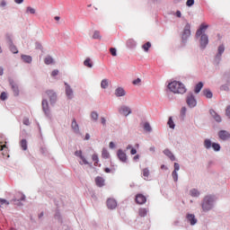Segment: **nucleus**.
Listing matches in <instances>:
<instances>
[{"mask_svg":"<svg viewBox=\"0 0 230 230\" xmlns=\"http://www.w3.org/2000/svg\"><path fill=\"white\" fill-rule=\"evenodd\" d=\"M92 159L94 163H98V155H93Z\"/></svg>","mask_w":230,"mask_h":230,"instance_id":"62","label":"nucleus"},{"mask_svg":"<svg viewBox=\"0 0 230 230\" xmlns=\"http://www.w3.org/2000/svg\"><path fill=\"white\" fill-rule=\"evenodd\" d=\"M90 118H91L92 121L96 123V121H98V118H100V114H98V112H96V111H92L90 114Z\"/></svg>","mask_w":230,"mask_h":230,"instance_id":"30","label":"nucleus"},{"mask_svg":"<svg viewBox=\"0 0 230 230\" xmlns=\"http://www.w3.org/2000/svg\"><path fill=\"white\" fill-rule=\"evenodd\" d=\"M144 129H145L146 132H152V126H150V123L145 122V124H144Z\"/></svg>","mask_w":230,"mask_h":230,"instance_id":"42","label":"nucleus"},{"mask_svg":"<svg viewBox=\"0 0 230 230\" xmlns=\"http://www.w3.org/2000/svg\"><path fill=\"white\" fill-rule=\"evenodd\" d=\"M208 25H204L202 23L199 27V29L196 31V37L199 39V37H202V35L206 34V29L208 28Z\"/></svg>","mask_w":230,"mask_h":230,"instance_id":"15","label":"nucleus"},{"mask_svg":"<svg viewBox=\"0 0 230 230\" xmlns=\"http://www.w3.org/2000/svg\"><path fill=\"white\" fill-rule=\"evenodd\" d=\"M119 112L122 115L125 116L127 118V116H129V114H132V110L130 109V107L127 106V105H121L119 108Z\"/></svg>","mask_w":230,"mask_h":230,"instance_id":"10","label":"nucleus"},{"mask_svg":"<svg viewBox=\"0 0 230 230\" xmlns=\"http://www.w3.org/2000/svg\"><path fill=\"white\" fill-rule=\"evenodd\" d=\"M225 51H226V47L224 46V44L219 45L217 48V54L216 55L217 64H220V60H222V55H224Z\"/></svg>","mask_w":230,"mask_h":230,"instance_id":"9","label":"nucleus"},{"mask_svg":"<svg viewBox=\"0 0 230 230\" xmlns=\"http://www.w3.org/2000/svg\"><path fill=\"white\" fill-rule=\"evenodd\" d=\"M84 66H85L86 67H93V62L91 61V58H87L84 61Z\"/></svg>","mask_w":230,"mask_h":230,"instance_id":"36","label":"nucleus"},{"mask_svg":"<svg viewBox=\"0 0 230 230\" xmlns=\"http://www.w3.org/2000/svg\"><path fill=\"white\" fill-rule=\"evenodd\" d=\"M203 94L208 98V100H211L213 98V92H211L210 89H204L203 90Z\"/></svg>","mask_w":230,"mask_h":230,"instance_id":"28","label":"nucleus"},{"mask_svg":"<svg viewBox=\"0 0 230 230\" xmlns=\"http://www.w3.org/2000/svg\"><path fill=\"white\" fill-rule=\"evenodd\" d=\"M189 195H190V197L199 199V197H200V190H199V189H191L189 191Z\"/></svg>","mask_w":230,"mask_h":230,"instance_id":"24","label":"nucleus"},{"mask_svg":"<svg viewBox=\"0 0 230 230\" xmlns=\"http://www.w3.org/2000/svg\"><path fill=\"white\" fill-rule=\"evenodd\" d=\"M217 198L215 194H207L201 199L200 207L201 211L203 213H208V211H212L215 209V206L217 205Z\"/></svg>","mask_w":230,"mask_h":230,"instance_id":"1","label":"nucleus"},{"mask_svg":"<svg viewBox=\"0 0 230 230\" xmlns=\"http://www.w3.org/2000/svg\"><path fill=\"white\" fill-rule=\"evenodd\" d=\"M75 157H79L81 161L79 162L80 164H89V162L87 159H85V156L83 155L82 150L75 151Z\"/></svg>","mask_w":230,"mask_h":230,"instance_id":"12","label":"nucleus"},{"mask_svg":"<svg viewBox=\"0 0 230 230\" xmlns=\"http://www.w3.org/2000/svg\"><path fill=\"white\" fill-rule=\"evenodd\" d=\"M44 64H46V66H49L51 64H55V59H53V58L51 56H47L44 58Z\"/></svg>","mask_w":230,"mask_h":230,"instance_id":"27","label":"nucleus"},{"mask_svg":"<svg viewBox=\"0 0 230 230\" xmlns=\"http://www.w3.org/2000/svg\"><path fill=\"white\" fill-rule=\"evenodd\" d=\"M172 177L174 182H177V181H179V173L177 172V171H172Z\"/></svg>","mask_w":230,"mask_h":230,"instance_id":"45","label":"nucleus"},{"mask_svg":"<svg viewBox=\"0 0 230 230\" xmlns=\"http://www.w3.org/2000/svg\"><path fill=\"white\" fill-rule=\"evenodd\" d=\"M95 183L98 188H103L105 186V180L102 177L97 176L95 178Z\"/></svg>","mask_w":230,"mask_h":230,"instance_id":"21","label":"nucleus"},{"mask_svg":"<svg viewBox=\"0 0 230 230\" xmlns=\"http://www.w3.org/2000/svg\"><path fill=\"white\" fill-rule=\"evenodd\" d=\"M221 91H226V93H229V91H230L229 86H227V84L222 85Z\"/></svg>","mask_w":230,"mask_h":230,"instance_id":"56","label":"nucleus"},{"mask_svg":"<svg viewBox=\"0 0 230 230\" xmlns=\"http://www.w3.org/2000/svg\"><path fill=\"white\" fill-rule=\"evenodd\" d=\"M209 114H210L211 118H213V119H215V121H217V123H222V117H220V115L218 113H217V111H215V110H213V109L209 110Z\"/></svg>","mask_w":230,"mask_h":230,"instance_id":"14","label":"nucleus"},{"mask_svg":"<svg viewBox=\"0 0 230 230\" xmlns=\"http://www.w3.org/2000/svg\"><path fill=\"white\" fill-rule=\"evenodd\" d=\"M164 155L169 157V159H171L172 161H175V155H173V153H172V151H170V149H164Z\"/></svg>","mask_w":230,"mask_h":230,"instance_id":"26","label":"nucleus"},{"mask_svg":"<svg viewBox=\"0 0 230 230\" xmlns=\"http://www.w3.org/2000/svg\"><path fill=\"white\" fill-rule=\"evenodd\" d=\"M193 4H195V0H187L186 2V5L190 7L193 6Z\"/></svg>","mask_w":230,"mask_h":230,"instance_id":"55","label":"nucleus"},{"mask_svg":"<svg viewBox=\"0 0 230 230\" xmlns=\"http://www.w3.org/2000/svg\"><path fill=\"white\" fill-rule=\"evenodd\" d=\"M136 202L137 204H145V202H146V197L143 194H137L136 197Z\"/></svg>","mask_w":230,"mask_h":230,"instance_id":"22","label":"nucleus"},{"mask_svg":"<svg viewBox=\"0 0 230 230\" xmlns=\"http://www.w3.org/2000/svg\"><path fill=\"white\" fill-rule=\"evenodd\" d=\"M5 39H6V42L8 44V46H10V44H13V41L12 40V35L6 34Z\"/></svg>","mask_w":230,"mask_h":230,"instance_id":"48","label":"nucleus"},{"mask_svg":"<svg viewBox=\"0 0 230 230\" xmlns=\"http://www.w3.org/2000/svg\"><path fill=\"white\" fill-rule=\"evenodd\" d=\"M101 122H102V125H103V127H105L107 125V119H105L104 117L101 118Z\"/></svg>","mask_w":230,"mask_h":230,"instance_id":"60","label":"nucleus"},{"mask_svg":"<svg viewBox=\"0 0 230 230\" xmlns=\"http://www.w3.org/2000/svg\"><path fill=\"white\" fill-rule=\"evenodd\" d=\"M212 148H213L214 152H220V148H221L220 144L214 142L212 144Z\"/></svg>","mask_w":230,"mask_h":230,"instance_id":"39","label":"nucleus"},{"mask_svg":"<svg viewBox=\"0 0 230 230\" xmlns=\"http://www.w3.org/2000/svg\"><path fill=\"white\" fill-rule=\"evenodd\" d=\"M46 94L49 100L50 105H55L57 103V100H58V95L57 94V92L54 90H47Z\"/></svg>","mask_w":230,"mask_h":230,"instance_id":"6","label":"nucleus"},{"mask_svg":"<svg viewBox=\"0 0 230 230\" xmlns=\"http://www.w3.org/2000/svg\"><path fill=\"white\" fill-rule=\"evenodd\" d=\"M65 93L68 100H73L75 97V92L73 91V88L71 85L65 82Z\"/></svg>","mask_w":230,"mask_h":230,"instance_id":"7","label":"nucleus"},{"mask_svg":"<svg viewBox=\"0 0 230 230\" xmlns=\"http://www.w3.org/2000/svg\"><path fill=\"white\" fill-rule=\"evenodd\" d=\"M203 146H204V148H206V150H211V148L213 146V142H211V139L206 138L203 141Z\"/></svg>","mask_w":230,"mask_h":230,"instance_id":"23","label":"nucleus"},{"mask_svg":"<svg viewBox=\"0 0 230 230\" xmlns=\"http://www.w3.org/2000/svg\"><path fill=\"white\" fill-rule=\"evenodd\" d=\"M226 116H227V118L230 119V105H228L226 109Z\"/></svg>","mask_w":230,"mask_h":230,"instance_id":"58","label":"nucleus"},{"mask_svg":"<svg viewBox=\"0 0 230 230\" xmlns=\"http://www.w3.org/2000/svg\"><path fill=\"white\" fill-rule=\"evenodd\" d=\"M107 207L109 209H116L118 207V202L114 199H108Z\"/></svg>","mask_w":230,"mask_h":230,"instance_id":"16","label":"nucleus"},{"mask_svg":"<svg viewBox=\"0 0 230 230\" xmlns=\"http://www.w3.org/2000/svg\"><path fill=\"white\" fill-rule=\"evenodd\" d=\"M23 125H26L27 127H30V119L24 118L23 119Z\"/></svg>","mask_w":230,"mask_h":230,"instance_id":"59","label":"nucleus"},{"mask_svg":"<svg viewBox=\"0 0 230 230\" xmlns=\"http://www.w3.org/2000/svg\"><path fill=\"white\" fill-rule=\"evenodd\" d=\"M26 13H31V15H35V13H37V10L31 6H27Z\"/></svg>","mask_w":230,"mask_h":230,"instance_id":"32","label":"nucleus"},{"mask_svg":"<svg viewBox=\"0 0 230 230\" xmlns=\"http://www.w3.org/2000/svg\"><path fill=\"white\" fill-rule=\"evenodd\" d=\"M7 99H8V93H6V92H3L0 95V100H2V102H4Z\"/></svg>","mask_w":230,"mask_h":230,"instance_id":"50","label":"nucleus"},{"mask_svg":"<svg viewBox=\"0 0 230 230\" xmlns=\"http://www.w3.org/2000/svg\"><path fill=\"white\" fill-rule=\"evenodd\" d=\"M9 84L13 89L14 96H19V86L12 79L9 80Z\"/></svg>","mask_w":230,"mask_h":230,"instance_id":"18","label":"nucleus"},{"mask_svg":"<svg viewBox=\"0 0 230 230\" xmlns=\"http://www.w3.org/2000/svg\"><path fill=\"white\" fill-rule=\"evenodd\" d=\"M58 75V69H55L51 73V76H57Z\"/></svg>","mask_w":230,"mask_h":230,"instance_id":"61","label":"nucleus"},{"mask_svg":"<svg viewBox=\"0 0 230 230\" xmlns=\"http://www.w3.org/2000/svg\"><path fill=\"white\" fill-rule=\"evenodd\" d=\"M218 137L222 141H229V139H230V133L227 130H220L218 132Z\"/></svg>","mask_w":230,"mask_h":230,"instance_id":"11","label":"nucleus"},{"mask_svg":"<svg viewBox=\"0 0 230 230\" xmlns=\"http://www.w3.org/2000/svg\"><path fill=\"white\" fill-rule=\"evenodd\" d=\"M110 52L112 57H118V50L116 49V48H111Z\"/></svg>","mask_w":230,"mask_h":230,"instance_id":"49","label":"nucleus"},{"mask_svg":"<svg viewBox=\"0 0 230 230\" xmlns=\"http://www.w3.org/2000/svg\"><path fill=\"white\" fill-rule=\"evenodd\" d=\"M127 46L130 49H134V48H136L137 43L136 40L129 39L127 41Z\"/></svg>","mask_w":230,"mask_h":230,"instance_id":"31","label":"nucleus"},{"mask_svg":"<svg viewBox=\"0 0 230 230\" xmlns=\"http://www.w3.org/2000/svg\"><path fill=\"white\" fill-rule=\"evenodd\" d=\"M189 37H191V25L190 23H186L181 32L182 44H186V42H188Z\"/></svg>","mask_w":230,"mask_h":230,"instance_id":"4","label":"nucleus"},{"mask_svg":"<svg viewBox=\"0 0 230 230\" xmlns=\"http://www.w3.org/2000/svg\"><path fill=\"white\" fill-rule=\"evenodd\" d=\"M93 39H102V36L100 35V31H95L93 35Z\"/></svg>","mask_w":230,"mask_h":230,"instance_id":"53","label":"nucleus"},{"mask_svg":"<svg viewBox=\"0 0 230 230\" xmlns=\"http://www.w3.org/2000/svg\"><path fill=\"white\" fill-rule=\"evenodd\" d=\"M71 128L74 130L75 134H80V126L76 122V119H73L71 123Z\"/></svg>","mask_w":230,"mask_h":230,"instance_id":"19","label":"nucleus"},{"mask_svg":"<svg viewBox=\"0 0 230 230\" xmlns=\"http://www.w3.org/2000/svg\"><path fill=\"white\" fill-rule=\"evenodd\" d=\"M102 89H107L109 87V79H102L101 82Z\"/></svg>","mask_w":230,"mask_h":230,"instance_id":"33","label":"nucleus"},{"mask_svg":"<svg viewBox=\"0 0 230 230\" xmlns=\"http://www.w3.org/2000/svg\"><path fill=\"white\" fill-rule=\"evenodd\" d=\"M115 96L117 98L127 96V92L125 91V89H123V87H118L117 89H115Z\"/></svg>","mask_w":230,"mask_h":230,"instance_id":"17","label":"nucleus"},{"mask_svg":"<svg viewBox=\"0 0 230 230\" xmlns=\"http://www.w3.org/2000/svg\"><path fill=\"white\" fill-rule=\"evenodd\" d=\"M55 219L58 220L59 222H62V215H60V212H58V211L56 212Z\"/></svg>","mask_w":230,"mask_h":230,"instance_id":"51","label":"nucleus"},{"mask_svg":"<svg viewBox=\"0 0 230 230\" xmlns=\"http://www.w3.org/2000/svg\"><path fill=\"white\" fill-rule=\"evenodd\" d=\"M102 155L103 159H109L111 155L109 154V151H107V149L103 148Z\"/></svg>","mask_w":230,"mask_h":230,"instance_id":"43","label":"nucleus"},{"mask_svg":"<svg viewBox=\"0 0 230 230\" xmlns=\"http://www.w3.org/2000/svg\"><path fill=\"white\" fill-rule=\"evenodd\" d=\"M133 85H141V78H137L132 82Z\"/></svg>","mask_w":230,"mask_h":230,"instance_id":"54","label":"nucleus"},{"mask_svg":"<svg viewBox=\"0 0 230 230\" xmlns=\"http://www.w3.org/2000/svg\"><path fill=\"white\" fill-rule=\"evenodd\" d=\"M202 87H204V83L199 82V84H196V86L194 88V93L196 94H199V93H200V91H202Z\"/></svg>","mask_w":230,"mask_h":230,"instance_id":"29","label":"nucleus"},{"mask_svg":"<svg viewBox=\"0 0 230 230\" xmlns=\"http://www.w3.org/2000/svg\"><path fill=\"white\" fill-rule=\"evenodd\" d=\"M109 146L110 148H116V144H114V142H110Z\"/></svg>","mask_w":230,"mask_h":230,"instance_id":"64","label":"nucleus"},{"mask_svg":"<svg viewBox=\"0 0 230 230\" xmlns=\"http://www.w3.org/2000/svg\"><path fill=\"white\" fill-rule=\"evenodd\" d=\"M186 219L187 222L190 224V226H195V224L198 222L197 217H195L193 214H187Z\"/></svg>","mask_w":230,"mask_h":230,"instance_id":"20","label":"nucleus"},{"mask_svg":"<svg viewBox=\"0 0 230 230\" xmlns=\"http://www.w3.org/2000/svg\"><path fill=\"white\" fill-rule=\"evenodd\" d=\"M186 103L190 109H195L197 107V99H195V95L191 92L187 93Z\"/></svg>","mask_w":230,"mask_h":230,"instance_id":"5","label":"nucleus"},{"mask_svg":"<svg viewBox=\"0 0 230 230\" xmlns=\"http://www.w3.org/2000/svg\"><path fill=\"white\" fill-rule=\"evenodd\" d=\"M143 176L145 177V181H148V177L150 176V170L148 168L143 169Z\"/></svg>","mask_w":230,"mask_h":230,"instance_id":"35","label":"nucleus"},{"mask_svg":"<svg viewBox=\"0 0 230 230\" xmlns=\"http://www.w3.org/2000/svg\"><path fill=\"white\" fill-rule=\"evenodd\" d=\"M41 106L46 119L50 120L53 119V114H51V109H49V102H48V99L42 100Z\"/></svg>","mask_w":230,"mask_h":230,"instance_id":"3","label":"nucleus"},{"mask_svg":"<svg viewBox=\"0 0 230 230\" xmlns=\"http://www.w3.org/2000/svg\"><path fill=\"white\" fill-rule=\"evenodd\" d=\"M167 87L169 91H171V93H174V94H184V93H186V86L179 81H172L169 83Z\"/></svg>","mask_w":230,"mask_h":230,"instance_id":"2","label":"nucleus"},{"mask_svg":"<svg viewBox=\"0 0 230 230\" xmlns=\"http://www.w3.org/2000/svg\"><path fill=\"white\" fill-rule=\"evenodd\" d=\"M8 6V2L6 0H0V10H6Z\"/></svg>","mask_w":230,"mask_h":230,"instance_id":"34","label":"nucleus"},{"mask_svg":"<svg viewBox=\"0 0 230 230\" xmlns=\"http://www.w3.org/2000/svg\"><path fill=\"white\" fill-rule=\"evenodd\" d=\"M148 210L146 208H140L138 214L140 217H146Z\"/></svg>","mask_w":230,"mask_h":230,"instance_id":"41","label":"nucleus"},{"mask_svg":"<svg viewBox=\"0 0 230 230\" xmlns=\"http://www.w3.org/2000/svg\"><path fill=\"white\" fill-rule=\"evenodd\" d=\"M187 111H188V108H186V106L181 107V118H186Z\"/></svg>","mask_w":230,"mask_h":230,"instance_id":"47","label":"nucleus"},{"mask_svg":"<svg viewBox=\"0 0 230 230\" xmlns=\"http://www.w3.org/2000/svg\"><path fill=\"white\" fill-rule=\"evenodd\" d=\"M10 50L12 51V53H19V50H17V47H15V45H13V43H11L9 45Z\"/></svg>","mask_w":230,"mask_h":230,"instance_id":"46","label":"nucleus"},{"mask_svg":"<svg viewBox=\"0 0 230 230\" xmlns=\"http://www.w3.org/2000/svg\"><path fill=\"white\" fill-rule=\"evenodd\" d=\"M144 51L147 52L148 49H150V48H152V43H150V41H147L146 43H145L143 46H142Z\"/></svg>","mask_w":230,"mask_h":230,"instance_id":"40","label":"nucleus"},{"mask_svg":"<svg viewBox=\"0 0 230 230\" xmlns=\"http://www.w3.org/2000/svg\"><path fill=\"white\" fill-rule=\"evenodd\" d=\"M208 44H209V37H208V34H202L199 40V48L206 49Z\"/></svg>","mask_w":230,"mask_h":230,"instance_id":"8","label":"nucleus"},{"mask_svg":"<svg viewBox=\"0 0 230 230\" xmlns=\"http://www.w3.org/2000/svg\"><path fill=\"white\" fill-rule=\"evenodd\" d=\"M181 170V165L178 163H174L173 172H179Z\"/></svg>","mask_w":230,"mask_h":230,"instance_id":"57","label":"nucleus"},{"mask_svg":"<svg viewBox=\"0 0 230 230\" xmlns=\"http://www.w3.org/2000/svg\"><path fill=\"white\" fill-rule=\"evenodd\" d=\"M167 125H169L170 128H175V123L173 122V119L172 117L169 118Z\"/></svg>","mask_w":230,"mask_h":230,"instance_id":"44","label":"nucleus"},{"mask_svg":"<svg viewBox=\"0 0 230 230\" xmlns=\"http://www.w3.org/2000/svg\"><path fill=\"white\" fill-rule=\"evenodd\" d=\"M4 206H10V201L0 198V208H4Z\"/></svg>","mask_w":230,"mask_h":230,"instance_id":"37","label":"nucleus"},{"mask_svg":"<svg viewBox=\"0 0 230 230\" xmlns=\"http://www.w3.org/2000/svg\"><path fill=\"white\" fill-rule=\"evenodd\" d=\"M21 58L25 64H31V62H33V58L30 55H22Z\"/></svg>","mask_w":230,"mask_h":230,"instance_id":"25","label":"nucleus"},{"mask_svg":"<svg viewBox=\"0 0 230 230\" xmlns=\"http://www.w3.org/2000/svg\"><path fill=\"white\" fill-rule=\"evenodd\" d=\"M20 145L22 150H28V141H26V139H22Z\"/></svg>","mask_w":230,"mask_h":230,"instance_id":"38","label":"nucleus"},{"mask_svg":"<svg viewBox=\"0 0 230 230\" xmlns=\"http://www.w3.org/2000/svg\"><path fill=\"white\" fill-rule=\"evenodd\" d=\"M117 157L119 159L121 163H127L128 158H127V153L122 151L121 149H119L117 151Z\"/></svg>","mask_w":230,"mask_h":230,"instance_id":"13","label":"nucleus"},{"mask_svg":"<svg viewBox=\"0 0 230 230\" xmlns=\"http://www.w3.org/2000/svg\"><path fill=\"white\" fill-rule=\"evenodd\" d=\"M35 49H40V51H42V49H43L42 44H40V42H39V41H36L35 42Z\"/></svg>","mask_w":230,"mask_h":230,"instance_id":"52","label":"nucleus"},{"mask_svg":"<svg viewBox=\"0 0 230 230\" xmlns=\"http://www.w3.org/2000/svg\"><path fill=\"white\" fill-rule=\"evenodd\" d=\"M226 83H227V85H230V72L227 74Z\"/></svg>","mask_w":230,"mask_h":230,"instance_id":"63","label":"nucleus"}]
</instances>
